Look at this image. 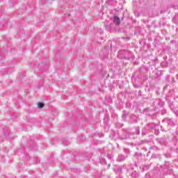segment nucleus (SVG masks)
<instances>
[{"mask_svg": "<svg viewBox=\"0 0 178 178\" xmlns=\"http://www.w3.org/2000/svg\"><path fill=\"white\" fill-rule=\"evenodd\" d=\"M120 53L124 55V58L125 59H130V58L133 57V54L131 51L122 50Z\"/></svg>", "mask_w": 178, "mask_h": 178, "instance_id": "nucleus-1", "label": "nucleus"}, {"mask_svg": "<svg viewBox=\"0 0 178 178\" xmlns=\"http://www.w3.org/2000/svg\"><path fill=\"white\" fill-rule=\"evenodd\" d=\"M112 23L108 20H106L104 22V26L106 28V30L107 31H109V33H112V26H111Z\"/></svg>", "mask_w": 178, "mask_h": 178, "instance_id": "nucleus-2", "label": "nucleus"}, {"mask_svg": "<svg viewBox=\"0 0 178 178\" xmlns=\"http://www.w3.org/2000/svg\"><path fill=\"white\" fill-rule=\"evenodd\" d=\"M113 23L115 24V26H120L121 20L120 18L118 16L113 17Z\"/></svg>", "mask_w": 178, "mask_h": 178, "instance_id": "nucleus-3", "label": "nucleus"}, {"mask_svg": "<svg viewBox=\"0 0 178 178\" xmlns=\"http://www.w3.org/2000/svg\"><path fill=\"white\" fill-rule=\"evenodd\" d=\"M124 159H126L124 155L120 154L117 159V161H118V162H122V161H124Z\"/></svg>", "mask_w": 178, "mask_h": 178, "instance_id": "nucleus-4", "label": "nucleus"}, {"mask_svg": "<svg viewBox=\"0 0 178 178\" xmlns=\"http://www.w3.org/2000/svg\"><path fill=\"white\" fill-rule=\"evenodd\" d=\"M164 122H166L167 123H168V124H173V121L168 118H165Z\"/></svg>", "mask_w": 178, "mask_h": 178, "instance_id": "nucleus-5", "label": "nucleus"}, {"mask_svg": "<svg viewBox=\"0 0 178 178\" xmlns=\"http://www.w3.org/2000/svg\"><path fill=\"white\" fill-rule=\"evenodd\" d=\"M135 133H136V134H137V135L140 134V127H136L135 128Z\"/></svg>", "mask_w": 178, "mask_h": 178, "instance_id": "nucleus-6", "label": "nucleus"}, {"mask_svg": "<svg viewBox=\"0 0 178 178\" xmlns=\"http://www.w3.org/2000/svg\"><path fill=\"white\" fill-rule=\"evenodd\" d=\"M106 6H111L112 5V0H108L106 1Z\"/></svg>", "mask_w": 178, "mask_h": 178, "instance_id": "nucleus-7", "label": "nucleus"}, {"mask_svg": "<svg viewBox=\"0 0 178 178\" xmlns=\"http://www.w3.org/2000/svg\"><path fill=\"white\" fill-rule=\"evenodd\" d=\"M44 106V103L42 102H39L38 104V106L40 109L42 108V107Z\"/></svg>", "mask_w": 178, "mask_h": 178, "instance_id": "nucleus-8", "label": "nucleus"}, {"mask_svg": "<svg viewBox=\"0 0 178 178\" xmlns=\"http://www.w3.org/2000/svg\"><path fill=\"white\" fill-rule=\"evenodd\" d=\"M148 134L147 131H145V130L142 131V136H147Z\"/></svg>", "mask_w": 178, "mask_h": 178, "instance_id": "nucleus-9", "label": "nucleus"}, {"mask_svg": "<svg viewBox=\"0 0 178 178\" xmlns=\"http://www.w3.org/2000/svg\"><path fill=\"white\" fill-rule=\"evenodd\" d=\"M143 154L141 153H135V156H142Z\"/></svg>", "mask_w": 178, "mask_h": 178, "instance_id": "nucleus-10", "label": "nucleus"}, {"mask_svg": "<svg viewBox=\"0 0 178 178\" xmlns=\"http://www.w3.org/2000/svg\"><path fill=\"white\" fill-rule=\"evenodd\" d=\"M122 119H124V120L126 119V114L122 115Z\"/></svg>", "mask_w": 178, "mask_h": 178, "instance_id": "nucleus-11", "label": "nucleus"}, {"mask_svg": "<svg viewBox=\"0 0 178 178\" xmlns=\"http://www.w3.org/2000/svg\"><path fill=\"white\" fill-rule=\"evenodd\" d=\"M99 137H104V135H103V134H100L99 135Z\"/></svg>", "mask_w": 178, "mask_h": 178, "instance_id": "nucleus-12", "label": "nucleus"}, {"mask_svg": "<svg viewBox=\"0 0 178 178\" xmlns=\"http://www.w3.org/2000/svg\"><path fill=\"white\" fill-rule=\"evenodd\" d=\"M109 168H111V164H108V169H109Z\"/></svg>", "mask_w": 178, "mask_h": 178, "instance_id": "nucleus-13", "label": "nucleus"}, {"mask_svg": "<svg viewBox=\"0 0 178 178\" xmlns=\"http://www.w3.org/2000/svg\"><path fill=\"white\" fill-rule=\"evenodd\" d=\"M110 48H112V43L110 44Z\"/></svg>", "mask_w": 178, "mask_h": 178, "instance_id": "nucleus-14", "label": "nucleus"}]
</instances>
